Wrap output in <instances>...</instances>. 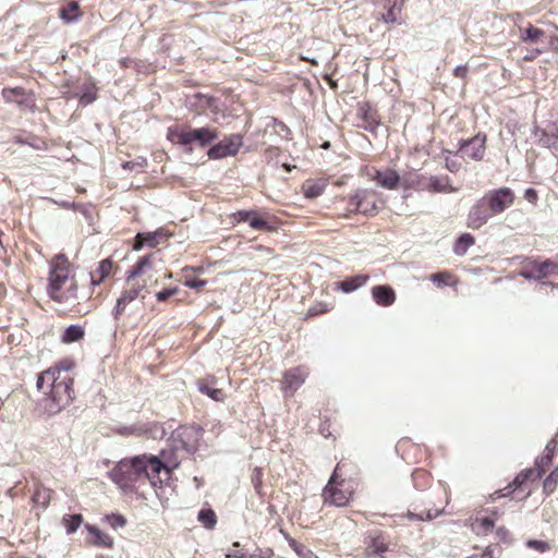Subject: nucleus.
Wrapping results in <instances>:
<instances>
[{
	"label": "nucleus",
	"mask_w": 558,
	"mask_h": 558,
	"mask_svg": "<svg viewBox=\"0 0 558 558\" xmlns=\"http://www.w3.org/2000/svg\"><path fill=\"white\" fill-rule=\"evenodd\" d=\"M72 361H61L37 375L36 388L46 399L48 412L56 414L70 405L75 398L74 379L68 373Z\"/></svg>",
	"instance_id": "nucleus-1"
},
{
	"label": "nucleus",
	"mask_w": 558,
	"mask_h": 558,
	"mask_svg": "<svg viewBox=\"0 0 558 558\" xmlns=\"http://www.w3.org/2000/svg\"><path fill=\"white\" fill-rule=\"evenodd\" d=\"M47 294L56 303L71 310L81 304L75 270L65 254H57L49 260Z\"/></svg>",
	"instance_id": "nucleus-2"
},
{
	"label": "nucleus",
	"mask_w": 558,
	"mask_h": 558,
	"mask_svg": "<svg viewBox=\"0 0 558 558\" xmlns=\"http://www.w3.org/2000/svg\"><path fill=\"white\" fill-rule=\"evenodd\" d=\"M161 471L169 476L171 469L168 468L158 457L141 454L130 459H122L110 471L109 477L122 489H131L135 483L148 478L153 484L159 478Z\"/></svg>",
	"instance_id": "nucleus-3"
},
{
	"label": "nucleus",
	"mask_w": 558,
	"mask_h": 558,
	"mask_svg": "<svg viewBox=\"0 0 558 558\" xmlns=\"http://www.w3.org/2000/svg\"><path fill=\"white\" fill-rule=\"evenodd\" d=\"M556 452L557 441L553 439L547 442L543 454L536 458L534 468L521 471L511 483L496 492L495 495H497L498 498L512 496L520 500L530 497L533 490L532 484L538 481L546 469L551 465Z\"/></svg>",
	"instance_id": "nucleus-4"
},
{
	"label": "nucleus",
	"mask_w": 558,
	"mask_h": 558,
	"mask_svg": "<svg viewBox=\"0 0 558 558\" xmlns=\"http://www.w3.org/2000/svg\"><path fill=\"white\" fill-rule=\"evenodd\" d=\"M450 501V492L447 485L438 483L422 499L412 504L405 517L409 520L432 521L439 517Z\"/></svg>",
	"instance_id": "nucleus-5"
},
{
	"label": "nucleus",
	"mask_w": 558,
	"mask_h": 558,
	"mask_svg": "<svg viewBox=\"0 0 558 558\" xmlns=\"http://www.w3.org/2000/svg\"><path fill=\"white\" fill-rule=\"evenodd\" d=\"M219 136V131L215 128L204 126L192 129L187 124L171 125L167 129V140L174 145L189 147L187 150L192 151L191 145L197 143L201 147H205L216 141Z\"/></svg>",
	"instance_id": "nucleus-6"
},
{
	"label": "nucleus",
	"mask_w": 558,
	"mask_h": 558,
	"mask_svg": "<svg viewBox=\"0 0 558 558\" xmlns=\"http://www.w3.org/2000/svg\"><path fill=\"white\" fill-rule=\"evenodd\" d=\"M344 464L339 462L323 490L324 502L336 507H345L352 500L355 493V483L341 476V469Z\"/></svg>",
	"instance_id": "nucleus-7"
},
{
	"label": "nucleus",
	"mask_w": 558,
	"mask_h": 558,
	"mask_svg": "<svg viewBox=\"0 0 558 558\" xmlns=\"http://www.w3.org/2000/svg\"><path fill=\"white\" fill-rule=\"evenodd\" d=\"M138 277H145L142 284L157 286L161 279H171L172 272L167 268L157 267L155 255L149 254L141 257L126 272V283L134 281Z\"/></svg>",
	"instance_id": "nucleus-8"
},
{
	"label": "nucleus",
	"mask_w": 558,
	"mask_h": 558,
	"mask_svg": "<svg viewBox=\"0 0 558 558\" xmlns=\"http://www.w3.org/2000/svg\"><path fill=\"white\" fill-rule=\"evenodd\" d=\"M383 205L384 201L374 190H357L349 196V210L351 213L375 216Z\"/></svg>",
	"instance_id": "nucleus-9"
},
{
	"label": "nucleus",
	"mask_w": 558,
	"mask_h": 558,
	"mask_svg": "<svg viewBox=\"0 0 558 558\" xmlns=\"http://www.w3.org/2000/svg\"><path fill=\"white\" fill-rule=\"evenodd\" d=\"M118 266L114 264L111 257H107L100 260L94 269L89 272V293L86 296V300L93 299L95 295L98 296L101 294V287L107 283V281L112 278L117 272Z\"/></svg>",
	"instance_id": "nucleus-10"
},
{
	"label": "nucleus",
	"mask_w": 558,
	"mask_h": 558,
	"mask_svg": "<svg viewBox=\"0 0 558 558\" xmlns=\"http://www.w3.org/2000/svg\"><path fill=\"white\" fill-rule=\"evenodd\" d=\"M544 38L545 32L542 28L534 26L532 23H527L526 25L519 27L520 41L535 45V47L530 49L523 57L524 61L531 62L547 51L546 47L539 46L544 43Z\"/></svg>",
	"instance_id": "nucleus-11"
},
{
	"label": "nucleus",
	"mask_w": 558,
	"mask_h": 558,
	"mask_svg": "<svg viewBox=\"0 0 558 558\" xmlns=\"http://www.w3.org/2000/svg\"><path fill=\"white\" fill-rule=\"evenodd\" d=\"M483 198L490 211L497 216L514 204L515 194L510 187L504 186L486 192Z\"/></svg>",
	"instance_id": "nucleus-12"
},
{
	"label": "nucleus",
	"mask_w": 558,
	"mask_h": 558,
	"mask_svg": "<svg viewBox=\"0 0 558 558\" xmlns=\"http://www.w3.org/2000/svg\"><path fill=\"white\" fill-rule=\"evenodd\" d=\"M308 375L310 371L305 365H298L286 369L281 379V390L283 391L284 396L292 397L305 383Z\"/></svg>",
	"instance_id": "nucleus-13"
},
{
	"label": "nucleus",
	"mask_w": 558,
	"mask_h": 558,
	"mask_svg": "<svg viewBox=\"0 0 558 558\" xmlns=\"http://www.w3.org/2000/svg\"><path fill=\"white\" fill-rule=\"evenodd\" d=\"M522 276L529 279H544L558 274V264L550 260L526 259L523 264Z\"/></svg>",
	"instance_id": "nucleus-14"
},
{
	"label": "nucleus",
	"mask_w": 558,
	"mask_h": 558,
	"mask_svg": "<svg viewBox=\"0 0 558 558\" xmlns=\"http://www.w3.org/2000/svg\"><path fill=\"white\" fill-rule=\"evenodd\" d=\"M364 555L366 557H384L390 550L389 535L380 530H373L367 533L364 539Z\"/></svg>",
	"instance_id": "nucleus-15"
},
{
	"label": "nucleus",
	"mask_w": 558,
	"mask_h": 558,
	"mask_svg": "<svg viewBox=\"0 0 558 558\" xmlns=\"http://www.w3.org/2000/svg\"><path fill=\"white\" fill-rule=\"evenodd\" d=\"M242 145L243 136L239 133L231 134L211 146L207 151V156L209 159H222L229 156H235Z\"/></svg>",
	"instance_id": "nucleus-16"
},
{
	"label": "nucleus",
	"mask_w": 558,
	"mask_h": 558,
	"mask_svg": "<svg viewBox=\"0 0 558 558\" xmlns=\"http://www.w3.org/2000/svg\"><path fill=\"white\" fill-rule=\"evenodd\" d=\"M233 223L247 222L254 230L274 232L276 227L269 221V217L262 216L257 210H238L230 216Z\"/></svg>",
	"instance_id": "nucleus-17"
},
{
	"label": "nucleus",
	"mask_w": 558,
	"mask_h": 558,
	"mask_svg": "<svg viewBox=\"0 0 558 558\" xmlns=\"http://www.w3.org/2000/svg\"><path fill=\"white\" fill-rule=\"evenodd\" d=\"M363 172L377 184L387 190H397L402 186V177L390 168L377 169L374 167H365Z\"/></svg>",
	"instance_id": "nucleus-18"
},
{
	"label": "nucleus",
	"mask_w": 558,
	"mask_h": 558,
	"mask_svg": "<svg viewBox=\"0 0 558 558\" xmlns=\"http://www.w3.org/2000/svg\"><path fill=\"white\" fill-rule=\"evenodd\" d=\"M145 288V284L138 282H130L117 300L116 306L112 310V315L116 320H119L121 316L126 313L129 305H131L140 296L141 291Z\"/></svg>",
	"instance_id": "nucleus-19"
},
{
	"label": "nucleus",
	"mask_w": 558,
	"mask_h": 558,
	"mask_svg": "<svg viewBox=\"0 0 558 558\" xmlns=\"http://www.w3.org/2000/svg\"><path fill=\"white\" fill-rule=\"evenodd\" d=\"M486 134L478 133L470 140L460 144V151L463 157L480 161L484 158L486 151Z\"/></svg>",
	"instance_id": "nucleus-20"
},
{
	"label": "nucleus",
	"mask_w": 558,
	"mask_h": 558,
	"mask_svg": "<svg viewBox=\"0 0 558 558\" xmlns=\"http://www.w3.org/2000/svg\"><path fill=\"white\" fill-rule=\"evenodd\" d=\"M495 215L490 211L484 198H480L470 209L468 215V227L480 229Z\"/></svg>",
	"instance_id": "nucleus-21"
},
{
	"label": "nucleus",
	"mask_w": 558,
	"mask_h": 558,
	"mask_svg": "<svg viewBox=\"0 0 558 558\" xmlns=\"http://www.w3.org/2000/svg\"><path fill=\"white\" fill-rule=\"evenodd\" d=\"M357 116L362 119L364 130L375 132L380 123L378 111L369 102H361L357 107Z\"/></svg>",
	"instance_id": "nucleus-22"
},
{
	"label": "nucleus",
	"mask_w": 558,
	"mask_h": 558,
	"mask_svg": "<svg viewBox=\"0 0 558 558\" xmlns=\"http://www.w3.org/2000/svg\"><path fill=\"white\" fill-rule=\"evenodd\" d=\"M217 378L214 375H207L196 381L199 392L208 396L210 399L222 402L226 399V393L222 389L216 388Z\"/></svg>",
	"instance_id": "nucleus-23"
},
{
	"label": "nucleus",
	"mask_w": 558,
	"mask_h": 558,
	"mask_svg": "<svg viewBox=\"0 0 558 558\" xmlns=\"http://www.w3.org/2000/svg\"><path fill=\"white\" fill-rule=\"evenodd\" d=\"M86 530L88 535L85 539L86 544L89 546L101 547V548H112L113 547V538L104 533L97 526L92 524H86Z\"/></svg>",
	"instance_id": "nucleus-24"
},
{
	"label": "nucleus",
	"mask_w": 558,
	"mask_h": 558,
	"mask_svg": "<svg viewBox=\"0 0 558 558\" xmlns=\"http://www.w3.org/2000/svg\"><path fill=\"white\" fill-rule=\"evenodd\" d=\"M372 296L379 306H390L396 302V292L388 284H379L372 288Z\"/></svg>",
	"instance_id": "nucleus-25"
},
{
	"label": "nucleus",
	"mask_w": 558,
	"mask_h": 558,
	"mask_svg": "<svg viewBox=\"0 0 558 558\" xmlns=\"http://www.w3.org/2000/svg\"><path fill=\"white\" fill-rule=\"evenodd\" d=\"M402 187L415 191H427V175L416 170L409 171L402 175Z\"/></svg>",
	"instance_id": "nucleus-26"
},
{
	"label": "nucleus",
	"mask_w": 558,
	"mask_h": 558,
	"mask_svg": "<svg viewBox=\"0 0 558 558\" xmlns=\"http://www.w3.org/2000/svg\"><path fill=\"white\" fill-rule=\"evenodd\" d=\"M328 183L325 179H308L301 185V191L306 198H316L326 190Z\"/></svg>",
	"instance_id": "nucleus-27"
},
{
	"label": "nucleus",
	"mask_w": 558,
	"mask_h": 558,
	"mask_svg": "<svg viewBox=\"0 0 558 558\" xmlns=\"http://www.w3.org/2000/svg\"><path fill=\"white\" fill-rule=\"evenodd\" d=\"M85 325L73 324L68 326L61 333L60 340L64 344L83 341L86 336Z\"/></svg>",
	"instance_id": "nucleus-28"
},
{
	"label": "nucleus",
	"mask_w": 558,
	"mask_h": 558,
	"mask_svg": "<svg viewBox=\"0 0 558 558\" xmlns=\"http://www.w3.org/2000/svg\"><path fill=\"white\" fill-rule=\"evenodd\" d=\"M450 178L448 175L436 177L427 175V192L430 193H452L456 191L450 184Z\"/></svg>",
	"instance_id": "nucleus-29"
},
{
	"label": "nucleus",
	"mask_w": 558,
	"mask_h": 558,
	"mask_svg": "<svg viewBox=\"0 0 558 558\" xmlns=\"http://www.w3.org/2000/svg\"><path fill=\"white\" fill-rule=\"evenodd\" d=\"M469 526L477 536H485L493 531L495 526V520L489 517L477 515L475 518H470Z\"/></svg>",
	"instance_id": "nucleus-30"
},
{
	"label": "nucleus",
	"mask_w": 558,
	"mask_h": 558,
	"mask_svg": "<svg viewBox=\"0 0 558 558\" xmlns=\"http://www.w3.org/2000/svg\"><path fill=\"white\" fill-rule=\"evenodd\" d=\"M161 238H163L161 231L137 233L134 239L133 250L140 251L144 246L155 247L159 244Z\"/></svg>",
	"instance_id": "nucleus-31"
},
{
	"label": "nucleus",
	"mask_w": 558,
	"mask_h": 558,
	"mask_svg": "<svg viewBox=\"0 0 558 558\" xmlns=\"http://www.w3.org/2000/svg\"><path fill=\"white\" fill-rule=\"evenodd\" d=\"M52 490L43 484H37L32 496V502L35 507L47 508L51 500Z\"/></svg>",
	"instance_id": "nucleus-32"
},
{
	"label": "nucleus",
	"mask_w": 558,
	"mask_h": 558,
	"mask_svg": "<svg viewBox=\"0 0 558 558\" xmlns=\"http://www.w3.org/2000/svg\"><path fill=\"white\" fill-rule=\"evenodd\" d=\"M429 280L434 282L438 288L442 287H457L459 283L458 277L451 271H439L432 274Z\"/></svg>",
	"instance_id": "nucleus-33"
},
{
	"label": "nucleus",
	"mask_w": 558,
	"mask_h": 558,
	"mask_svg": "<svg viewBox=\"0 0 558 558\" xmlns=\"http://www.w3.org/2000/svg\"><path fill=\"white\" fill-rule=\"evenodd\" d=\"M368 279L369 277L367 275H356L338 282V286L343 292L350 293L364 286Z\"/></svg>",
	"instance_id": "nucleus-34"
},
{
	"label": "nucleus",
	"mask_w": 558,
	"mask_h": 558,
	"mask_svg": "<svg viewBox=\"0 0 558 558\" xmlns=\"http://www.w3.org/2000/svg\"><path fill=\"white\" fill-rule=\"evenodd\" d=\"M413 485L418 490H425L433 482L432 474L425 469H415L412 472Z\"/></svg>",
	"instance_id": "nucleus-35"
},
{
	"label": "nucleus",
	"mask_w": 558,
	"mask_h": 558,
	"mask_svg": "<svg viewBox=\"0 0 558 558\" xmlns=\"http://www.w3.org/2000/svg\"><path fill=\"white\" fill-rule=\"evenodd\" d=\"M81 15V8L76 1L66 3L59 11V16L68 23L78 20Z\"/></svg>",
	"instance_id": "nucleus-36"
},
{
	"label": "nucleus",
	"mask_w": 558,
	"mask_h": 558,
	"mask_svg": "<svg viewBox=\"0 0 558 558\" xmlns=\"http://www.w3.org/2000/svg\"><path fill=\"white\" fill-rule=\"evenodd\" d=\"M289 546L295 551V554L301 558H318L312 549L306 547L305 545L299 543L296 539L291 537L288 533H283Z\"/></svg>",
	"instance_id": "nucleus-37"
},
{
	"label": "nucleus",
	"mask_w": 558,
	"mask_h": 558,
	"mask_svg": "<svg viewBox=\"0 0 558 558\" xmlns=\"http://www.w3.org/2000/svg\"><path fill=\"white\" fill-rule=\"evenodd\" d=\"M474 243L475 238L472 234L463 233L456 240L453 251L457 255L463 256Z\"/></svg>",
	"instance_id": "nucleus-38"
},
{
	"label": "nucleus",
	"mask_w": 558,
	"mask_h": 558,
	"mask_svg": "<svg viewBox=\"0 0 558 558\" xmlns=\"http://www.w3.org/2000/svg\"><path fill=\"white\" fill-rule=\"evenodd\" d=\"M558 486V466H556L544 480L543 492L545 495H551Z\"/></svg>",
	"instance_id": "nucleus-39"
},
{
	"label": "nucleus",
	"mask_w": 558,
	"mask_h": 558,
	"mask_svg": "<svg viewBox=\"0 0 558 558\" xmlns=\"http://www.w3.org/2000/svg\"><path fill=\"white\" fill-rule=\"evenodd\" d=\"M197 519L206 529H213L217 523L216 513L211 509H202Z\"/></svg>",
	"instance_id": "nucleus-40"
},
{
	"label": "nucleus",
	"mask_w": 558,
	"mask_h": 558,
	"mask_svg": "<svg viewBox=\"0 0 558 558\" xmlns=\"http://www.w3.org/2000/svg\"><path fill=\"white\" fill-rule=\"evenodd\" d=\"M83 522V517L81 514H68L62 519V523L64 524L66 532L69 534L74 533Z\"/></svg>",
	"instance_id": "nucleus-41"
},
{
	"label": "nucleus",
	"mask_w": 558,
	"mask_h": 558,
	"mask_svg": "<svg viewBox=\"0 0 558 558\" xmlns=\"http://www.w3.org/2000/svg\"><path fill=\"white\" fill-rule=\"evenodd\" d=\"M526 546L539 553H545L550 549V545L544 541L530 539L526 542Z\"/></svg>",
	"instance_id": "nucleus-42"
},
{
	"label": "nucleus",
	"mask_w": 558,
	"mask_h": 558,
	"mask_svg": "<svg viewBox=\"0 0 558 558\" xmlns=\"http://www.w3.org/2000/svg\"><path fill=\"white\" fill-rule=\"evenodd\" d=\"M106 520L110 524V526L113 527L114 530H117L119 527H123L126 524L125 518L120 514L107 515Z\"/></svg>",
	"instance_id": "nucleus-43"
},
{
	"label": "nucleus",
	"mask_w": 558,
	"mask_h": 558,
	"mask_svg": "<svg viewBox=\"0 0 558 558\" xmlns=\"http://www.w3.org/2000/svg\"><path fill=\"white\" fill-rule=\"evenodd\" d=\"M1 94H2V97L7 101H11L12 98L15 96H24V88H22V87H14V88L5 87L2 89Z\"/></svg>",
	"instance_id": "nucleus-44"
},
{
	"label": "nucleus",
	"mask_w": 558,
	"mask_h": 558,
	"mask_svg": "<svg viewBox=\"0 0 558 558\" xmlns=\"http://www.w3.org/2000/svg\"><path fill=\"white\" fill-rule=\"evenodd\" d=\"M252 484L255 490L260 494L263 487V472L262 469L255 468L252 474Z\"/></svg>",
	"instance_id": "nucleus-45"
},
{
	"label": "nucleus",
	"mask_w": 558,
	"mask_h": 558,
	"mask_svg": "<svg viewBox=\"0 0 558 558\" xmlns=\"http://www.w3.org/2000/svg\"><path fill=\"white\" fill-rule=\"evenodd\" d=\"M178 291H179V289L177 287L163 289L162 291H159L156 293V299L159 302H165L169 298L175 295L178 293Z\"/></svg>",
	"instance_id": "nucleus-46"
},
{
	"label": "nucleus",
	"mask_w": 558,
	"mask_h": 558,
	"mask_svg": "<svg viewBox=\"0 0 558 558\" xmlns=\"http://www.w3.org/2000/svg\"><path fill=\"white\" fill-rule=\"evenodd\" d=\"M524 198H525L529 203H531V204H533V205H536V204H537V202H538V193H537V191H536V190H534V189H527V190H525V192H524Z\"/></svg>",
	"instance_id": "nucleus-47"
},
{
	"label": "nucleus",
	"mask_w": 558,
	"mask_h": 558,
	"mask_svg": "<svg viewBox=\"0 0 558 558\" xmlns=\"http://www.w3.org/2000/svg\"><path fill=\"white\" fill-rule=\"evenodd\" d=\"M466 558H495L493 547L486 546L485 549L481 554H473Z\"/></svg>",
	"instance_id": "nucleus-48"
},
{
	"label": "nucleus",
	"mask_w": 558,
	"mask_h": 558,
	"mask_svg": "<svg viewBox=\"0 0 558 558\" xmlns=\"http://www.w3.org/2000/svg\"><path fill=\"white\" fill-rule=\"evenodd\" d=\"M96 92L95 90H87L85 92L82 96H81V99L80 101L82 104H85V105H88V104H92L93 101L96 100Z\"/></svg>",
	"instance_id": "nucleus-49"
},
{
	"label": "nucleus",
	"mask_w": 558,
	"mask_h": 558,
	"mask_svg": "<svg viewBox=\"0 0 558 558\" xmlns=\"http://www.w3.org/2000/svg\"><path fill=\"white\" fill-rule=\"evenodd\" d=\"M469 69L468 65H458L453 70V75L459 78H465L468 75Z\"/></svg>",
	"instance_id": "nucleus-50"
},
{
	"label": "nucleus",
	"mask_w": 558,
	"mask_h": 558,
	"mask_svg": "<svg viewBox=\"0 0 558 558\" xmlns=\"http://www.w3.org/2000/svg\"><path fill=\"white\" fill-rule=\"evenodd\" d=\"M205 283L206 282L204 280H198V279H192V280L185 281V286L189 288H202L205 286Z\"/></svg>",
	"instance_id": "nucleus-51"
},
{
	"label": "nucleus",
	"mask_w": 558,
	"mask_h": 558,
	"mask_svg": "<svg viewBox=\"0 0 558 558\" xmlns=\"http://www.w3.org/2000/svg\"><path fill=\"white\" fill-rule=\"evenodd\" d=\"M255 251H259V252H265L267 253L268 255H274L275 254V250L271 248V247H268V246H265V245H256L253 247Z\"/></svg>",
	"instance_id": "nucleus-52"
},
{
	"label": "nucleus",
	"mask_w": 558,
	"mask_h": 558,
	"mask_svg": "<svg viewBox=\"0 0 558 558\" xmlns=\"http://www.w3.org/2000/svg\"><path fill=\"white\" fill-rule=\"evenodd\" d=\"M446 168L450 171V172H456L458 170V166L456 162H449L447 161L446 162Z\"/></svg>",
	"instance_id": "nucleus-53"
},
{
	"label": "nucleus",
	"mask_w": 558,
	"mask_h": 558,
	"mask_svg": "<svg viewBox=\"0 0 558 558\" xmlns=\"http://www.w3.org/2000/svg\"><path fill=\"white\" fill-rule=\"evenodd\" d=\"M395 15H393V11L392 10H389V12L387 13V15L385 16V21L386 22H395Z\"/></svg>",
	"instance_id": "nucleus-54"
},
{
	"label": "nucleus",
	"mask_w": 558,
	"mask_h": 558,
	"mask_svg": "<svg viewBox=\"0 0 558 558\" xmlns=\"http://www.w3.org/2000/svg\"><path fill=\"white\" fill-rule=\"evenodd\" d=\"M508 531L504 527L497 529V535L504 538L507 535Z\"/></svg>",
	"instance_id": "nucleus-55"
},
{
	"label": "nucleus",
	"mask_w": 558,
	"mask_h": 558,
	"mask_svg": "<svg viewBox=\"0 0 558 558\" xmlns=\"http://www.w3.org/2000/svg\"><path fill=\"white\" fill-rule=\"evenodd\" d=\"M3 405H4V400L0 398V410L2 409Z\"/></svg>",
	"instance_id": "nucleus-56"
}]
</instances>
